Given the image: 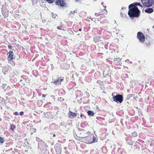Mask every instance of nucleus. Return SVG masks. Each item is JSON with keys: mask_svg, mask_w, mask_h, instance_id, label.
Listing matches in <instances>:
<instances>
[{"mask_svg": "<svg viewBox=\"0 0 154 154\" xmlns=\"http://www.w3.org/2000/svg\"><path fill=\"white\" fill-rule=\"evenodd\" d=\"M137 6H140L141 8H143V6L140 3H134L129 5L128 14L131 18L138 17L140 16V11L137 7Z\"/></svg>", "mask_w": 154, "mask_h": 154, "instance_id": "nucleus-1", "label": "nucleus"}, {"mask_svg": "<svg viewBox=\"0 0 154 154\" xmlns=\"http://www.w3.org/2000/svg\"><path fill=\"white\" fill-rule=\"evenodd\" d=\"M96 137L92 134L87 137H82L79 139V140L84 143L90 144L96 142Z\"/></svg>", "mask_w": 154, "mask_h": 154, "instance_id": "nucleus-2", "label": "nucleus"}, {"mask_svg": "<svg viewBox=\"0 0 154 154\" xmlns=\"http://www.w3.org/2000/svg\"><path fill=\"white\" fill-rule=\"evenodd\" d=\"M113 100L117 103H121L123 101V96L122 95L118 94L112 97Z\"/></svg>", "mask_w": 154, "mask_h": 154, "instance_id": "nucleus-3", "label": "nucleus"}, {"mask_svg": "<svg viewBox=\"0 0 154 154\" xmlns=\"http://www.w3.org/2000/svg\"><path fill=\"white\" fill-rule=\"evenodd\" d=\"M137 38L140 42L142 43H144L145 41V37L141 32H137Z\"/></svg>", "mask_w": 154, "mask_h": 154, "instance_id": "nucleus-4", "label": "nucleus"}, {"mask_svg": "<svg viewBox=\"0 0 154 154\" xmlns=\"http://www.w3.org/2000/svg\"><path fill=\"white\" fill-rule=\"evenodd\" d=\"M143 5L146 7L151 6L153 4V0H141Z\"/></svg>", "mask_w": 154, "mask_h": 154, "instance_id": "nucleus-5", "label": "nucleus"}, {"mask_svg": "<svg viewBox=\"0 0 154 154\" xmlns=\"http://www.w3.org/2000/svg\"><path fill=\"white\" fill-rule=\"evenodd\" d=\"M55 3L56 5L61 7H66V5L64 0H56Z\"/></svg>", "mask_w": 154, "mask_h": 154, "instance_id": "nucleus-6", "label": "nucleus"}, {"mask_svg": "<svg viewBox=\"0 0 154 154\" xmlns=\"http://www.w3.org/2000/svg\"><path fill=\"white\" fill-rule=\"evenodd\" d=\"M63 77H58L56 80L54 81V83L56 85L61 84V82L63 81Z\"/></svg>", "mask_w": 154, "mask_h": 154, "instance_id": "nucleus-7", "label": "nucleus"}, {"mask_svg": "<svg viewBox=\"0 0 154 154\" xmlns=\"http://www.w3.org/2000/svg\"><path fill=\"white\" fill-rule=\"evenodd\" d=\"M9 54L7 59L9 61H11L14 58V55L13 54V52L11 51H10L8 53V54Z\"/></svg>", "mask_w": 154, "mask_h": 154, "instance_id": "nucleus-8", "label": "nucleus"}, {"mask_svg": "<svg viewBox=\"0 0 154 154\" xmlns=\"http://www.w3.org/2000/svg\"><path fill=\"white\" fill-rule=\"evenodd\" d=\"M76 116L77 114L76 113L73 112L71 111H69L68 113V116L70 119L74 118Z\"/></svg>", "mask_w": 154, "mask_h": 154, "instance_id": "nucleus-9", "label": "nucleus"}, {"mask_svg": "<svg viewBox=\"0 0 154 154\" xmlns=\"http://www.w3.org/2000/svg\"><path fill=\"white\" fill-rule=\"evenodd\" d=\"M121 58L118 57L114 60L115 64L116 66L120 65L122 63L121 61Z\"/></svg>", "mask_w": 154, "mask_h": 154, "instance_id": "nucleus-10", "label": "nucleus"}, {"mask_svg": "<svg viewBox=\"0 0 154 154\" xmlns=\"http://www.w3.org/2000/svg\"><path fill=\"white\" fill-rule=\"evenodd\" d=\"M106 6H104V8L103 9H101L100 11L99 12L101 15H104L107 14V11L106 10Z\"/></svg>", "mask_w": 154, "mask_h": 154, "instance_id": "nucleus-11", "label": "nucleus"}, {"mask_svg": "<svg viewBox=\"0 0 154 154\" xmlns=\"http://www.w3.org/2000/svg\"><path fill=\"white\" fill-rule=\"evenodd\" d=\"M101 38V37L100 36H96L94 38L93 40L94 42L96 43L98 42L101 41V40H100Z\"/></svg>", "mask_w": 154, "mask_h": 154, "instance_id": "nucleus-12", "label": "nucleus"}, {"mask_svg": "<svg viewBox=\"0 0 154 154\" xmlns=\"http://www.w3.org/2000/svg\"><path fill=\"white\" fill-rule=\"evenodd\" d=\"M153 11V9L151 8H149L146 9L145 10V12L147 13H152Z\"/></svg>", "mask_w": 154, "mask_h": 154, "instance_id": "nucleus-13", "label": "nucleus"}, {"mask_svg": "<svg viewBox=\"0 0 154 154\" xmlns=\"http://www.w3.org/2000/svg\"><path fill=\"white\" fill-rule=\"evenodd\" d=\"M87 113L88 115L91 116H93L94 115V112L91 110L88 111L87 112Z\"/></svg>", "mask_w": 154, "mask_h": 154, "instance_id": "nucleus-14", "label": "nucleus"}, {"mask_svg": "<svg viewBox=\"0 0 154 154\" xmlns=\"http://www.w3.org/2000/svg\"><path fill=\"white\" fill-rule=\"evenodd\" d=\"M132 134L134 137H136L137 136V134L136 131H134L132 133Z\"/></svg>", "mask_w": 154, "mask_h": 154, "instance_id": "nucleus-15", "label": "nucleus"}, {"mask_svg": "<svg viewBox=\"0 0 154 154\" xmlns=\"http://www.w3.org/2000/svg\"><path fill=\"white\" fill-rule=\"evenodd\" d=\"M134 96V94H128L127 95V98L128 99H128H130V97H132Z\"/></svg>", "mask_w": 154, "mask_h": 154, "instance_id": "nucleus-16", "label": "nucleus"}, {"mask_svg": "<svg viewBox=\"0 0 154 154\" xmlns=\"http://www.w3.org/2000/svg\"><path fill=\"white\" fill-rule=\"evenodd\" d=\"M48 3H52L55 2V0H46Z\"/></svg>", "mask_w": 154, "mask_h": 154, "instance_id": "nucleus-17", "label": "nucleus"}, {"mask_svg": "<svg viewBox=\"0 0 154 154\" xmlns=\"http://www.w3.org/2000/svg\"><path fill=\"white\" fill-rule=\"evenodd\" d=\"M15 128H16L15 126L14 125H11V129L12 130L14 131V129H15Z\"/></svg>", "mask_w": 154, "mask_h": 154, "instance_id": "nucleus-18", "label": "nucleus"}, {"mask_svg": "<svg viewBox=\"0 0 154 154\" xmlns=\"http://www.w3.org/2000/svg\"><path fill=\"white\" fill-rule=\"evenodd\" d=\"M10 63L13 66H14L15 65V62L14 61L11 60Z\"/></svg>", "mask_w": 154, "mask_h": 154, "instance_id": "nucleus-19", "label": "nucleus"}, {"mask_svg": "<svg viewBox=\"0 0 154 154\" xmlns=\"http://www.w3.org/2000/svg\"><path fill=\"white\" fill-rule=\"evenodd\" d=\"M129 141H130V142H128V144H129L130 145H132L133 144V142L132 140H131L130 139V140H128Z\"/></svg>", "mask_w": 154, "mask_h": 154, "instance_id": "nucleus-20", "label": "nucleus"}, {"mask_svg": "<svg viewBox=\"0 0 154 154\" xmlns=\"http://www.w3.org/2000/svg\"><path fill=\"white\" fill-rule=\"evenodd\" d=\"M95 15L96 17H98L101 15V14L99 12L96 13L95 14Z\"/></svg>", "mask_w": 154, "mask_h": 154, "instance_id": "nucleus-21", "label": "nucleus"}, {"mask_svg": "<svg viewBox=\"0 0 154 154\" xmlns=\"http://www.w3.org/2000/svg\"><path fill=\"white\" fill-rule=\"evenodd\" d=\"M63 26H58L57 27V29L59 30H62V28H63Z\"/></svg>", "mask_w": 154, "mask_h": 154, "instance_id": "nucleus-22", "label": "nucleus"}, {"mask_svg": "<svg viewBox=\"0 0 154 154\" xmlns=\"http://www.w3.org/2000/svg\"><path fill=\"white\" fill-rule=\"evenodd\" d=\"M2 14L5 17L7 16H8V14H6V13H5L4 11H2Z\"/></svg>", "mask_w": 154, "mask_h": 154, "instance_id": "nucleus-23", "label": "nucleus"}, {"mask_svg": "<svg viewBox=\"0 0 154 154\" xmlns=\"http://www.w3.org/2000/svg\"><path fill=\"white\" fill-rule=\"evenodd\" d=\"M59 150V151H58V152H57V150H56V153L57 154H60L61 153V149H58Z\"/></svg>", "mask_w": 154, "mask_h": 154, "instance_id": "nucleus-24", "label": "nucleus"}, {"mask_svg": "<svg viewBox=\"0 0 154 154\" xmlns=\"http://www.w3.org/2000/svg\"><path fill=\"white\" fill-rule=\"evenodd\" d=\"M4 142L3 138L1 137H0V143H3Z\"/></svg>", "mask_w": 154, "mask_h": 154, "instance_id": "nucleus-25", "label": "nucleus"}, {"mask_svg": "<svg viewBox=\"0 0 154 154\" xmlns=\"http://www.w3.org/2000/svg\"><path fill=\"white\" fill-rule=\"evenodd\" d=\"M52 14V17L53 18H56V16H57V15H56L55 14Z\"/></svg>", "mask_w": 154, "mask_h": 154, "instance_id": "nucleus-26", "label": "nucleus"}, {"mask_svg": "<svg viewBox=\"0 0 154 154\" xmlns=\"http://www.w3.org/2000/svg\"><path fill=\"white\" fill-rule=\"evenodd\" d=\"M23 114H24V112L23 111H21L20 112V116H22Z\"/></svg>", "mask_w": 154, "mask_h": 154, "instance_id": "nucleus-27", "label": "nucleus"}, {"mask_svg": "<svg viewBox=\"0 0 154 154\" xmlns=\"http://www.w3.org/2000/svg\"><path fill=\"white\" fill-rule=\"evenodd\" d=\"M8 47L9 49H11L12 48V46L10 45H8Z\"/></svg>", "mask_w": 154, "mask_h": 154, "instance_id": "nucleus-28", "label": "nucleus"}, {"mask_svg": "<svg viewBox=\"0 0 154 154\" xmlns=\"http://www.w3.org/2000/svg\"><path fill=\"white\" fill-rule=\"evenodd\" d=\"M14 114L15 115H17V116H18L19 114H18V113L17 112H15L14 113Z\"/></svg>", "mask_w": 154, "mask_h": 154, "instance_id": "nucleus-29", "label": "nucleus"}, {"mask_svg": "<svg viewBox=\"0 0 154 154\" xmlns=\"http://www.w3.org/2000/svg\"><path fill=\"white\" fill-rule=\"evenodd\" d=\"M87 134L88 135H90L91 134V132L89 131H88L87 132Z\"/></svg>", "mask_w": 154, "mask_h": 154, "instance_id": "nucleus-30", "label": "nucleus"}, {"mask_svg": "<svg viewBox=\"0 0 154 154\" xmlns=\"http://www.w3.org/2000/svg\"><path fill=\"white\" fill-rule=\"evenodd\" d=\"M101 4L103 6V7L104 6H105V5H104V3L103 2H102ZM105 6H106L105 5Z\"/></svg>", "mask_w": 154, "mask_h": 154, "instance_id": "nucleus-31", "label": "nucleus"}, {"mask_svg": "<svg viewBox=\"0 0 154 154\" xmlns=\"http://www.w3.org/2000/svg\"><path fill=\"white\" fill-rule=\"evenodd\" d=\"M45 97V95L44 94H42V97Z\"/></svg>", "mask_w": 154, "mask_h": 154, "instance_id": "nucleus-32", "label": "nucleus"}, {"mask_svg": "<svg viewBox=\"0 0 154 154\" xmlns=\"http://www.w3.org/2000/svg\"><path fill=\"white\" fill-rule=\"evenodd\" d=\"M80 117H81V118H82V113H81V114L80 115Z\"/></svg>", "mask_w": 154, "mask_h": 154, "instance_id": "nucleus-33", "label": "nucleus"}, {"mask_svg": "<svg viewBox=\"0 0 154 154\" xmlns=\"http://www.w3.org/2000/svg\"><path fill=\"white\" fill-rule=\"evenodd\" d=\"M75 12V11H71L70 12V13H72V14H73Z\"/></svg>", "mask_w": 154, "mask_h": 154, "instance_id": "nucleus-34", "label": "nucleus"}, {"mask_svg": "<svg viewBox=\"0 0 154 154\" xmlns=\"http://www.w3.org/2000/svg\"><path fill=\"white\" fill-rule=\"evenodd\" d=\"M34 131H33L34 132H35L36 131V129H34Z\"/></svg>", "mask_w": 154, "mask_h": 154, "instance_id": "nucleus-35", "label": "nucleus"}, {"mask_svg": "<svg viewBox=\"0 0 154 154\" xmlns=\"http://www.w3.org/2000/svg\"><path fill=\"white\" fill-rule=\"evenodd\" d=\"M55 136H56V135H55V134H54L53 135V137H55Z\"/></svg>", "mask_w": 154, "mask_h": 154, "instance_id": "nucleus-36", "label": "nucleus"}, {"mask_svg": "<svg viewBox=\"0 0 154 154\" xmlns=\"http://www.w3.org/2000/svg\"><path fill=\"white\" fill-rule=\"evenodd\" d=\"M82 30V29H79V31H81Z\"/></svg>", "mask_w": 154, "mask_h": 154, "instance_id": "nucleus-37", "label": "nucleus"}, {"mask_svg": "<svg viewBox=\"0 0 154 154\" xmlns=\"http://www.w3.org/2000/svg\"><path fill=\"white\" fill-rule=\"evenodd\" d=\"M137 97H134V99H136V98Z\"/></svg>", "mask_w": 154, "mask_h": 154, "instance_id": "nucleus-38", "label": "nucleus"}, {"mask_svg": "<svg viewBox=\"0 0 154 154\" xmlns=\"http://www.w3.org/2000/svg\"><path fill=\"white\" fill-rule=\"evenodd\" d=\"M79 1V0H76V2H77V1Z\"/></svg>", "mask_w": 154, "mask_h": 154, "instance_id": "nucleus-39", "label": "nucleus"}, {"mask_svg": "<svg viewBox=\"0 0 154 154\" xmlns=\"http://www.w3.org/2000/svg\"><path fill=\"white\" fill-rule=\"evenodd\" d=\"M45 21H43V22H45Z\"/></svg>", "mask_w": 154, "mask_h": 154, "instance_id": "nucleus-40", "label": "nucleus"}, {"mask_svg": "<svg viewBox=\"0 0 154 154\" xmlns=\"http://www.w3.org/2000/svg\"><path fill=\"white\" fill-rule=\"evenodd\" d=\"M45 21H43V22H45Z\"/></svg>", "mask_w": 154, "mask_h": 154, "instance_id": "nucleus-41", "label": "nucleus"}, {"mask_svg": "<svg viewBox=\"0 0 154 154\" xmlns=\"http://www.w3.org/2000/svg\"><path fill=\"white\" fill-rule=\"evenodd\" d=\"M45 21H43V22H45Z\"/></svg>", "mask_w": 154, "mask_h": 154, "instance_id": "nucleus-42", "label": "nucleus"}]
</instances>
